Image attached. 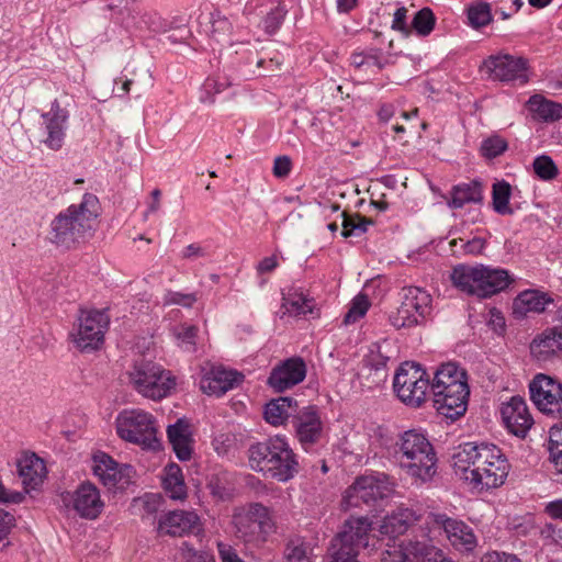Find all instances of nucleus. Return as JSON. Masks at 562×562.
I'll return each instance as SVG.
<instances>
[{
  "mask_svg": "<svg viewBox=\"0 0 562 562\" xmlns=\"http://www.w3.org/2000/svg\"><path fill=\"white\" fill-rule=\"evenodd\" d=\"M101 204L93 193H85L79 203L70 204L50 222L49 240L55 246L72 249L91 238L99 226Z\"/></svg>",
  "mask_w": 562,
  "mask_h": 562,
  "instance_id": "nucleus-2",
  "label": "nucleus"
},
{
  "mask_svg": "<svg viewBox=\"0 0 562 562\" xmlns=\"http://www.w3.org/2000/svg\"><path fill=\"white\" fill-rule=\"evenodd\" d=\"M425 524L442 530L446 539L459 552L471 553L477 547V537L473 528L463 520L442 513H430L426 517Z\"/></svg>",
  "mask_w": 562,
  "mask_h": 562,
  "instance_id": "nucleus-13",
  "label": "nucleus"
},
{
  "mask_svg": "<svg viewBox=\"0 0 562 562\" xmlns=\"http://www.w3.org/2000/svg\"><path fill=\"white\" fill-rule=\"evenodd\" d=\"M394 492L395 483L385 473L362 475L346 490L342 505L346 509L361 504L372 505L379 499L389 498Z\"/></svg>",
  "mask_w": 562,
  "mask_h": 562,
  "instance_id": "nucleus-11",
  "label": "nucleus"
},
{
  "mask_svg": "<svg viewBox=\"0 0 562 562\" xmlns=\"http://www.w3.org/2000/svg\"><path fill=\"white\" fill-rule=\"evenodd\" d=\"M342 215V232L341 235L347 237H358L367 232L368 225L371 224L370 221H367L364 217L359 214L348 215L345 212Z\"/></svg>",
  "mask_w": 562,
  "mask_h": 562,
  "instance_id": "nucleus-46",
  "label": "nucleus"
},
{
  "mask_svg": "<svg viewBox=\"0 0 562 562\" xmlns=\"http://www.w3.org/2000/svg\"><path fill=\"white\" fill-rule=\"evenodd\" d=\"M283 562H312L307 544L300 538L291 539L284 548Z\"/></svg>",
  "mask_w": 562,
  "mask_h": 562,
  "instance_id": "nucleus-44",
  "label": "nucleus"
},
{
  "mask_svg": "<svg viewBox=\"0 0 562 562\" xmlns=\"http://www.w3.org/2000/svg\"><path fill=\"white\" fill-rule=\"evenodd\" d=\"M480 562H521V560L516 554L494 550L485 552Z\"/></svg>",
  "mask_w": 562,
  "mask_h": 562,
  "instance_id": "nucleus-57",
  "label": "nucleus"
},
{
  "mask_svg": "<svg viewBox=\"0 0 562 562\" xmlns=\"http://www.w3.org/2000/svg\"><path fill=\"white\" fill-rule=\"evenodd\" d=\"M406 18L407 9L401 7L396 9V11L394 12L392 21V30L402 33L404 36H408L411 34V29L406 23Z\"/></svg>",
  "mask_w": 562,
  "mask_h": 562,
  "instance_id": "nucleus-56",
  "label": "nucleus"
},
{
  "mask_svg": "<svg viewBox=\"0 0 562 562\" xmlns=\"http://www.w3.org/2000/svg\"><path fill=\"white\" fill-rule=\"evenodd\" d=\"M546 513L554 519L562 520V499L549 502L546 505Z\"/></svg>",
  "mask_w": 562,
  "mask_h": 562,
  "instance_id": "nucleus-64",
  "label": "nucleus"
},
{
  "mask_svg": "<svg viewBox=\"0 0 562 562\" xmlns=\"http://www.w3.org/2000/svg\"><path fill=\"white\" fill-rule=\"evenodd\" d=\"M109 324L110 317L105 311L80 310L69 338L82 352L98 350L104 342Z\"/></svg>",
  "mask_w": 562,
  "mask_h": 562,
  "instance_id": "nucleus-9",
  "label": "nucleus"
},
{
  "mask_svg": "<svg viewBox=\"0 0 562 562\" xmlns=\"http://www.w3.org/2000/svg\"><path fill=\"white\" fill-rule=\"evenodd\" d=\"M282 308L289 316L301 317L314 312L315 301L303 290L293 288L283 294Z\"/></svg>",
  "mask_w": 562,
  "mask_h": 562,
  "instance_id": "nucleus-33",
  "label": "nucleus"
},
{
  "mask_svg": "<svg viewBox=\"0 0 562 562\" xmlns=\"http://www.w3.org/2000/svg\"><path fill=\"white\" fill-rule=\"evenodd\" d=\"M486 241L481 237H474L463 244V250L465 254L479 255L485 248Z\"/></svg>",
  "mask_w": 562,
  "mask_h": 562,
  "instance_id": "nucleus-62",
  "label": "nucleus"
},
{
  "mask_svg": "<svg viewBox=\"0 0 562 562\" xmlns=\"http://www.w3.org/2000/svg\"><path fill=\"white\" fill-rule=\"evenodd\" d=\"M469 24L473 29H481L493 21L491 4L485 1L471 3L467 9Z\"/></svg>",
  "mask_w": 562,
  "mask_h": 562,
  "instance_id": "nucleus-39",
  "label": "nucleus"
},
{
  "mask_svg": "<svg viewBox=\"0 0 562 562\" xmlns=\"http://www.w3.org/2000/svg\"><path fill=\"white\" fill-rule=\"evenodd\" d=\"M442 550L432 544L428 535L422 539L409 538L400 546L398 557L401 562H434L441 557Z\"/></svg>",
  "mask_w": 562,
  "mask_h": 562,
  "instance_id": "nucleus-26",
  "label": "nucleus"
},
{
  "mask_svg": "<svg viewBox=\"0 0 562 562\" xmlns=\"http://www.w3.org/2000/svg\"><path fill=\"white\" fill-rule=\"evenodd\" d=\"M292 162L288 156H279L273 162V176L277 178H285L291 172Z\"/></svg>",
  "mask_w": 562,
  "mask_h": 562,
  "instance_id": "nucleus-59",
  "label": "nucleus"
},
{
  "mask_svg": "<svg viewBox=\"0 0 562 562\" xmlns=\"http://www.w3.org/2000/svg\"><path fill=\"white\" fill-rule=\"evenodd\" d=\"M331 561L330 562H359L358 550L349 547L345 548L331 541Z\"/></svg>",
  "mask_w": 562,
  "mask_h": 562,
  "instance_id": "nucleus-54",
  "label": "nucleus"
},
{
  "mask_svg": "<svg viewBox=\"0 0 562 562\" xmlns=\"http://www.w3.org/2000/svg\"><path fill=\"white\" fill-rule=\"evenodd\" d=\"M285 13V9L281 5L271 9L262 21L265 32L267 34H274L280 29Z\"/></svg>",
  "mask_w": 562,
  "mask_h": 562,
  "instance_id": "nucleus-53",
  "label": "nucleus"
},
{
  "mask_svg": "<svg viewBox=\"0 0 562 562\" xmlns=\"http://www.w3.org/2000/svg\"><path fill=\"white\" fill-rule=\"evenodd\" d=\"M562 352V326L538 334L530 344V353L539 362H548Z\"/></svg>",
  "mask_w": 562,
  "mask_h": 562,
  "instance_id": "nucleus-24",
  "label": "nucleus"
},
{
  "mask_svg": "<svg viewBox=\"0 0 562 562\" xmlns=\"http://www.w3.org/2000/svg\"><path fill=\"white\" fill-rule=\"evenodd\" d=\"M210 23V36L216 42H225L229 38L233 24L232 22L223 15L220 11H214L210 14L209 18Z\"/></svg>",
  "mask_w": 562,
  "mask_h": 562,
  "instance_id": "nucleus-40",
  "label": "nucleus"
},
{
  "mask_svg": "<svg viewBox=\"0 0 562 562\" xmlns=\"http://www.w3.org/2000/svg\"><path fill=\"white\" fill-rule=\"evenodd\" d=\"M117 436L124 441L155 450L159 447L155 417L140 408L120 412L115 418Z\"/></svg>",
  "mask_w": 562,
  "mask_h": 562,
  "instance_id": "nucleus-8",
  "label": "nucleus"
},
{
  "mask_svg": "<svg viewBox=\"0 0 562 562\" xmlns=\"http://www.w3.org/2000/svg\"><path fill=\"white\" fill-rule=\"evenodd\" d=\"M306 376V364L300 357L289 358L272 369L268 384L277 392H283L301 383Z\"/></svg>",
  "mask_w": 562,
  "mask_h": 562,
  "instance_id": "nucleus-21",
  "label": "nucleus"
},
{
  "mask_svg": "<svg viewBox=\"0 0 562 562\" xmlns=\"http://www.w3.org/2000/svg\"><path fill=\"white\" fill-rule=\"evenodd\" d=\"M91 470L94 476L109 490L125 488L132 482L134 469L130 464H120L103 451L92 454Z\"/></svg>",
  "mask_w": 562,
  "mask_h": 562,
  "instance_id": "nucleus-16",
  "label": "nucleus"
},
{
  "mask_svg": "<svg viewBox=\"0 0 562 562\" xmlns=\"http://www.w3.org/2000/svg\"><path fill=\"white\" fill-rule=\"evenodd\" d=\"M297 403L292 397L281 396L271 400L265 407V419L272 426H280L296 412Z\"/></svg>",
  "mask_w": 562,
  "mask_h": 562,
  "instance_id": "nucleus-34",
  "label": "nucleus"
},
{
  "mask_svg": "<svg viewBox=\"0 0 562 562\" xmlns=\"http://www.w3.org/2000/svg\"><path fill=\"white\" fill-rule=\"evenodd\" d=\"M297 440L305 450L317 443L323 436V423L315 406L300 409L294 418Z\"/></svg>",
  "mask_w": 562,
  "mask_h": 562,
  "instance_id": "nucleus-22",
  "label": "nucleus"
},
{
  "mask_svg": "<svg viewBox=\"0 0 562 562\" xmlns=\"http://www.w3.org/2000/svg\"><path fill=\"white\" fill-rule=\"evenodd\" d=\"M196 302V296L193 293L168 292L164 296L165 305H181L183 307H191Z\"/></svg>",
  "mask_w": 562,
  "mask_h": 562,
  "instance_id": "nucleus-55",
  "label": "nucleus"
},
{
  "mask_svg": "<svg viewBox=\"0 0 562 562\" xmlns=\"http://www.w3.org/2000/svg\"><path fill=\"white\" fill-rule=\"evenodd\" d=\"M244 375L235 370H227L223 367H213L200 381L203 393L221 396L234 389L243 381Z\"/></svg>",
  "mask_w": 562,
  "mask_h": 562,
  "instance_id": "nucleus-23",
  "label": "nucleus"
},
{
  "mask_svg": "<svg viewBox=\"0 0 562 562\" xmlns=\"http://www.w3.org/2000/svg\"><path fill=\"white\" fill-rule=\"evenodd\" d=\"M452 468L474 490L486 492L505 484L510 463L496 445L464 442L452 454Z\"/></svg>",
  "mask_w": 562,
  "mask_h": 562,
  "instance_id": "nucleus-1",
  "label": "nucleus"
},
{
  "mask_svg": "<svg viewBox=\"0 0 562 562\" xmlns=\"http://www.w3.org/2000/svg\"><path fill=\"white\" fill-rule=\"evenodd\" d=\"M200 530V518L194 512L173 510L159 520L158 531L170 536H183Z\"/></svg>",
  "mask_w": 562,
  "mask_h": 562,
  "instance_id": "nucleus-28",
  "label": "nucleus"
},
{
  "mask_svg": "<svg viewBox=\"0 0 562 562\" xmlns=\"http://www.w3.org/2000/svg\"><path fill=\"white\" fill-rule=\"evenodd\" d=\"M15 526V517L11 513L0 508V552L11 544L10 535Z\"/></svg>",
  "mask_w": 562,
  "mask_h": 562,
  "instance_id": "nucleus-51",
  "label": "nucleus"
},
{
  "mask_svg": "<svg viewBox=\"0 0 562 562\" xmlns=\"http://www.w3.org/2000/svg\"><path fill=\"white\" fill-rule=\"evenodd\" d=\"M398 468L417 485L434 480L438 469L436 450L425 431L408 429L403 431L395 443Z\"/></svg>",
  "mask_w": 562,
  "mask_h": 562,
  "instance_id": "nucleus-3",
  "label": "nucleus"
},
{
  "mask_svg": "<svg viewBox=\"0 0 562 562\" xmlns=\"http://www.w3.org/2000/svg\"><path fill=\"white\" fill-rule=\"evenodd\" d=\"M183 557L187 562H215L214 557L206 551H196L191 547L183 548Z\"/></svg>",
  "mask_w": 562,
  "mask_h": 562,
  "instance_id": "nucleus-58",
  "label": "nucleus"
},
{
  "mask_svg": "<svg viewBox=\"0 0 562 562\" xmlns=\"http://www.w3.org/2000/svg\"><path fill=\"white\" fill-rule=\"evenodd\" d=\"M510 194L512 187L505 180L498 181L493 184L492 199L493 207L496 213L502 215L513 213V210L509 207Z\"/></svg>",
  "mask_w": 562,
  "mask_h": 562,
  "instance_id": "nucleus-41",
  "label": "nucleus"
},
{
  "mask_svg": "<svg viewBox=\"0 0 562 562\" xmlns=\"http://www.w3.org/2000/svg\"><path fill=\"white\" fill-rule=\"evenodd\" d=\"M552 303L548 294L538 290H525L513 302V314L516 318H524L529 313H542L547 305Z\"/></svg>",
  "mask_w": 562,
  "mask_h": 562,
  "instance_id": "nucleus-30",
  "label": "nucleus"
},
{
  "mask_svg": "<svg viewBox=\"0 0 562 562\" xmlns=\"http://www.w3.org/2000/svg\"><path fill=\"white\" fill-rule=\"evenodd\" d=\"M549 459L554 469L562 473V424L551 427L549 431Z\"/></svg>",
  "mask_w": 562,
  "mask_h": 562,
  "instance_id": "nucleus-43",
  "label": "nucleus"
},
{
  "mask_svg": "<svg viewBox=\"0 0 562 562\" xmlns=\"http://www.w3.org/2000/svg\"><path fill=\"white\" fill-rule=\"evenodd\" d=\"M16 467L24 493L35 491L44 483L47 475L46 465L35 453H24L18 460Z\"/></svg>",
  "mask_w": 562,
  "mask_h": 562,
  "instance_id": "nucleus-27",
  "label": "nucleus"
},
{
  "mask_svg": "<svg viewBox=\"0 0 562 562\" xmlns=\"http://www.w3.org/2000/svg\"><path fill=\"white\" fill-rule=\"evenodd\" d=\"M431 391L434 405L440 415L456 420L465 414L470 387L465 371L458 364H441L434 374Z\"/></svg>",
  "mask_w": 562,
  "mask_h": 562,
  "instance_id": "nucleus-4",
  "label": "nucleus"
},
{
  "mask_svg": "<svg viewBox=\"0 0 562 562\" xmlns=\"http://www.w3.org/2000/svg\"><path fill=\"white\" fill-rule=\"evenodd\" d=\"M529 110L533 115L544 122H554L562 119V104L535 94L528 100Z\"/></svg>",
  "mask_w": 562,
  "mask_h": 562,
  "instance_id": "nucleus-37",
  "label": "nucleus"
},
{
  "mask_svg": "<svg viewBox=\"0 0 562 562\" xmlns=\"http://www.w3.org/2000/svg\"><path fill=\"white\" fill-rule=\"evenodd\" d=\"M429 375L415 362H404L397 369L393 390L401 402L411 407H419L427 397Z\"/></svg>",
  "mask_w": 562,
  "mask_h": 562,
  "instance_id": "nucleus-10",
  "label": "nucleus"
},
{
  "mask_svg": "<svg viewBox=\"0 0 562 562\" xmlns=\"http://www.w3.org/2000/svg\"><path fill=\"white\" fill-rule=\"evenodd\" d=\"M431 311V295L422 288L408 286L403 289V299L397 312L391 316V323L396 328L419 325Z\"/></svg>",
  "mask_w": 562,
  "mask_h": 562,
  "instance_id": "nucleus-12",
  "label": "nucleus"
},
{
  "mask_svg": "<svg viewBox=\"0 0 562 562\" xmlns=\"http://www.w3.org/2000/svg\"><path fill=\"white\" fill-rule=\"evenodd\" d=\"M228 86L229 83L226 79L207 78L202 86L200 95L201 102L212 103L214 101V95L224 91Z\"/></svg>",
  "mask_w": 562,
  "mask_h": 562,
  "instance_id": "nucleus-50",
  "label": "nucleus"
},
{
  "mask_svg": "<svg viewBox=\"0 0 562 562\" xmlns=\"http://www.w3.org/2000/svg\"><path fill=\"white\" fill-rule=\"evenodd\" d=\"M131 386L143 397L160 401L176 387V378L160 364L153 361H137L127 372Z\"/></svg>",
  "mask_w": 562,
  "mask_h": 562,
  "instance_id": "nucleus-7",
  "label": "nucleus"
},
{
  "mask_svg": "<svg viewBox=\"0 0 562 562\" xmlns=\"http://www.w3.org/2000/svg\"><path fill=\"white\" fill-rule=\"evenodd\" d=\"M484 66L493 79L502 82L525 85L529 80L528 60L509 54L491 56Z\"/></svg>",
  "mask_w": 562,
  "mask_h": 562,
  "instance_id": "nucleus-17",
  "label": "nucleus"
},
{
  "mask_svg": "<svg viewBox=\"0 0 562 562\" xmlns=\"http://www.w3.org/2000/svg\"><path fill=\"white\" fill-rule=\"evenodd\" d=\"M142 503L146 513L153 514L159 509L161 497L157 494H148L142 498Z\"/></svg>",
  "mask_w": 562,
  "mask_h": 562,
  "instance_id": "nucleus-63",
  "label": "nucleus"
},
{
  "mask_svg": "<svg viewBox=\"0 0 562 562\" xmlns=\"http://www.w3.org/2000/svg\"><path fill=\"white\" fill-rule=\"evenodd\" d=\"M501 414L506 428L517 437L524 438L533 425L527 403L520 396L503 403Z\"/></svg>",
  "mask_w": 562,
  "mask_h": 562,
  "instance_id": "nucleus-19",
  "label": "nucleus"
},
{
  "mask_svg": "<svg viewBox=\"0 0 562 562\" xmlns=\"http://www.w3.org/2000/svg\"><path fill=\"white\" fill-rule=\"evenodd\" d=\"M168 439L179 460L186 461L191 458V439L188 425L179 419L167 429Z\"/></svg>",
  "mask_w": 562,
  "mask_h": 562,
  "instance_id": "nucleus-35",
  "label": "nucleus"
},
{
  "mask_svg": "<svg viewBox=\"0 0 562 562\" xmlns=\"http://www.w3.org/2000/svg\"><path fill=\"white\" fill-rule=\"evenodd\" d=\"M211 494L217 499H228L233 495V483L227 472L213 474L207 483Z\"/></svg>",
  "mask_w": 562,
  "mask_h": 562,
  "instance_id": "nucleus-42",
  "label": "nucleus"
},
{
  "mask_svg": "<svg viewBox=\"0 0 562 562\" xmlns=\"http://www.w3.org/2000/svg\"><path fill=\"white\" fill-rule=\"evenodd\" d=\"M513 281L506 269L480 265L479 297H491L506 290Z\"/></svg>",
  "mask_w": 562,
  "mask_h": 562,
  "instance_id": "nucleus-29",
  "label": "nucleus"
},
{
  "mask_svg": "<svg viewBox=\"0 0 562 562\" xmlns=\"http://www.w3.org/2000/svg\"><path fill=\"white\" fill-rule=\"evenodd\" d=\"M177 345L184 351L192 352L195 350V338L198 328L193 325H179L172 329Z\"/></svg>",
  "mask_w": 562,
  "mask_h": 562,
  "instance_id": "nucleus-48",
  "label": "nucleus"
},
{
  "mask_svg": "<svg viewBox=\"0 0 562 562\" xmlns=\"http://www.w3.org/2000/svg\"><path fill=\"white\" fill-rule=\"evenodd\" d=\"M232 524L236 536L245 543L262 544L276 532L277 525L272 510L261 503H250L236 507Z\"/></svg>",
  "mask_w": 562,
  "mask_h": 562,
  "instance_id": "nucleus-6",
  "label": "nucleus"
},
{
  "mask_svg": "<svg viewBox=\"0 0 562 562\" xmlns=\"http://www.w3.org/2000/svg\"><path fill=\"white\" fill-rule=\"evenodd\" d=\"M482 200V189L479 182L463 183L453 187L448 205L451 209H461L467 203H476Z\"/></svg>",
  "mask_w": 562,
  "mask_h": 562,
  "instance_id": "nucleus-38",
  "label": "nucleus"
},
{
  "mask_svg": "<svg viewBox=\"0 0 562 562\" xmlns=\"http://www.w3.org/2000/svg\"><path fill=\"white\" fill-rule=\"evenodd\" d=\"M74 510L85 519H97L104 509L99 488L91 482H82L69 494Z\"/></svg>",
  "mask_w": 562,
  "mask_h": 562,
  "instance_id": "nucleus-18",
  "label": "nucleus"
},
{
  "mask_svg": "<svg viewBox=\"0 0 562 562\" xmlns=\"http://www.w3.org/2000/svg\"><path fill=\"white\" fill-rule=\"evenodd\" d=\"M450 280L456 289L479 297L480 265H458L450 274Z\"/></svg>",
  "mask_w": 562,
  "mask_h": 562,
  "instance_id": "nucleus-32",
  "label": "nucleus"
},
{
  "mask_svg": "<svg viewBox=\"0 0 562 562\" xmlns=\"http://www.w3.org/2000/svg\"><path fill=\"white\" fill-rule=\"evenodd\" d=\"M387 344H372L363 359V367L372 372V383L380 384L387 379Z\"/></svg>",
  "mask_w": 562,
  "mask_h": 562,
  "instance_id": "nucleus-31",
  "label": "nucleus"
},
{
  "mask_svg": "<svg viewBox=\"0 0 562 562\" xmlns=\"http://www.w3.org/2000/svg\"><path fill=\"white\" fill-rule=\"evenodd\" d=\"M371 530L372 522L368 517L351 516L344 522L341 531L333 539V541L337 544L344 546L345 548L349 547L353 550H358L360 547H374L375 543H370V539L372 538L370 535Z\"/></svg>",
  "mask_w": 562,
  "mask_h": 562,
  "instance_id": "nucleus-20",
  "label": "nucleus"
},
{
  "mask_svg": "<svg viewBox=\"0 0 562 562\" xmlns=\"http://www.w3.org/2000/svg\"><path fill=\"white\" fill-rule=\"evenodd\" d=\"M535 173L543 179L551 180L558 175V168L554 161L546 155L539 156L533 161Z\"/></svg>",
  "mask_w": 562,
  "mask_h": 562,
  "instance_id": "nucleus-52",
  "label": "nucleus"
},
{
  "mask_svg": "<svg viewBox=\"0 0 562 562\" xmlns=\"http://www.w3.org/2000/svg\"><path fill=\"white\" fill-rule=\"evenodd\" d=\"M420 515L413 508L397 507L382 518L379 524V532L383 537L394 539L420 521Z\"/></svg>",
  "mask_w": 562,
  "mask_h": 562,
  "instance_id": "nucleus-25",
  "label": "nucleus"
},
{
  "mask_svg": "<svg viewBox=\"0 0 562 562\" xmlns=\"http://www.w3.org/2000/svg\"><path fill=\"white\" fill-rule=\"evenodd\" d=\"M370 307L368 296L364 294L356 295L351 303L348 312L345 315L344 323L346 325L353 324L362 318Z\"/></svg>",
  "mask_w": 562,
  "mask_h": 562,
  "instance_id": "nucleus-49",
  "label": "nucleus"
},
{
  "mask_svg": "<svg viewBox=\"0 0 562 562\" xmlns=\"http://www.w3.org/2000/svg\"><path fill=\"white\" fill-rule=\"evenodd\" d=\"M436 24V16L431 9L423 8L417 11L412 20V27L419 36H428Z\"/></svg>",
  "mask_w": 562,
  "mask_h": 562,
  "instance_id": "nucleus-45",
  "label": "nucleus"
},
{
  "mask_svg": "<svg viewBox=\"0 0 562 562\" xmlns=\"http://www.w3.org/2000/svg\"><path fill=\"white\" fill-rule=\"evenodd\" d=\"M162 486L166 494L175 501H183L187 497V486L181 468L171 463L164 470Z\"/></svg>",
  "mask_w": 562,
  "mask_h": 562,
  "instance_id": "nucleus-36",
  "label": "nucleus"
},
{
  "mask_svg": "<svg viewBox=\"0 0 562 562\" xmlns=\"http://www.w3.org/2000/svg\"><path fill=\"white\" fill-rule=\"evenodd\" d=\"M507 148V140L504 137L494 134L482 140L480 153L486 159H494L504 154Z\"/></svg>",
  "mask_w": 562,
  "mask_h": 562,
  "instance_id": "nucleus-47",
  "label": "nucleus"
},
{
  "mask_svg": "<svg viewBox=\"0 0 562 562\" xmlns=\"http://www.w3.org/2000/svg\"><path fill=\"white\" fill-rule=\"evenodd\" d=\"M134 4L135 0H109L108 9L115 14L124 15L133 11Z\"/></svg>",
  "mask_w": 562,
  "mask_h": 562,
  "instance_id": "nucleus-60",
  "label": "nucleus"
},
{
  "mask_svg": "<svg viewBox=\"0 0 562 562\" xmlns=\"http://www.w3.org/2000/svg\"><path fill=\"white\" fill-rule=\"evenodd\" d=\"M249 467L279 482H288L299 472L296 456L285 437L273 436L248 449Z\"/></svg>",
  "mask_w": 562,
  "mask_h": 562,
  "instance_id": "nucleus-5",
  "label": "nucleus"
},
{
  "mask_svg": "<svg viewBox=\"0 0 562 562\" xmlns=\"http://www.w3.org/2000/svg\"><path fill=\"white\" fill-rule=\"evenodd\" d=\"M42 127L40 142L49 150L57 151L63 148L69 125V112L58 100H54L50 109L41 114Z\"/></svg>",
  "mask_w": 562,
  "mask_h": 562,
  "instance_id": "nucleus-15",
  "label": "nucleus"
},
{
  "mask_svg": "<svg viewBox=\"0 0 562 562\" xmlns=\"http://www.w3.org/2000/svg\"><path fill=\"white\" fill-rule=\"evenodd\" d=\"M530 398L538 409L547 415L562 418V383L537 374L529 384Z\"/></svg>",
  "mask_w": 562,
  "mask_h": 562,
  "instance_id": "nucleus-14",
  "label": "nucleus"
},
{
  "mask_svg": "<svg viewBox=\"0 0 562 562\" xmlns=\"http://www.w3.org/2000/svg\"><path fill=\"white\" fill-rule=\"evenodd\" d=\"M217 549L222 562H244L231 544L218 542Z\"/></svg>",
  "mask_w": 562,
  "mask_h": 562,
  "instance_id": "nucleus-61",
  "label": "nucleus"
}]
</instances>
